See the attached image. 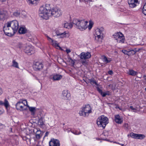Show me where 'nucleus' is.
Listing matches in <instances>:
<instances>
[{
  "mask_svg": "<svg viewBox=\"0 0 146 146\" xmlns=\"http://www.w3.org/2000/svg\"><path fill=\"white\" fill-rule=\"evenodd\" d=\"M128 125V124H125V126L126 127H127V126Z\"/></svg>",
  "mask_w": 146,
  "mask_h": 146,
  "instance_id": "50",
  "label": "nucleus"
},
{
  "mask_svg": "<svg viewBox=\"0 0 146 146\" xmlns=\"http://www.w3.org/2000/svg\"><path fill=\"white\" fill-rule=\"evenodd\" d=\"M33 67L35 70H38L43 68V65L41 62H36L34 64Z\"/></svg>",
  "mask_w": 146,
  "mask_h": 146,
  "instance_id": "14",
  "label": "nucleus"
},
{
  "mask_svg": "<svg viewBox=\"0 0 146 146\" xmlns=\"http://www.w3.org/2000/svg\"><path fill=\"white\" fill-rule=\"evenodd\" d=\"M49 144L50 146H60L59 141L56 139H51Z\"/></svg>",
  "mask_w": 146,
  "mask_h": 146,
  "instance_id": "15",
  "label": "nucleus"
},
{
  "mask_svg": "<svg viewBox=\"0 0 146 146\" xmlns=\"http://www.w3.org/2000/svg\"><path fill=\"white\" fill-rule=\"evenodd\" d=\"M110 94L109 92H105L103 93V94H102V96L103 97H104L106 96V95H110Z\"/></svg>",
  "mask_w": 146,
  "mask_h": 146,
  "instance_id": "35",
  "label": "nucleus"
},
{
  "mask_svg": "<svg viewBox=\"0 0 146 146\" xmlns=\"http://www.w3.org/2000/svg\"><path fill=\"white\" fill-rule=\"evenodd\" d=\"M73 24L76 26V27L81 31L85 30L88 27L89 30L91 29L93 25V22L89 21V25H87L88 22L84 20H80L79 19H74L72 21Z\"/></svg>",
  "mask_w": 146,
  "mask_h": 146,
  "instance_id": "3",
  "label": "nucleus"
},
{
  "mask_svg": "<svg viewBox=\"0 0 146 146\" xmlns=\"http://www.w3.org/2000/svg\"><path fill=\"white\" fill-rule=\"evenodd\" d=\"M20 15V13L19 11H17L13 13V15L15 17H17L19 16Z\"/></svg>",
  "mask_w": 146,
  "mask_h": 146,
  "instance_id": "34",
  "label": "nucleus"
},
{
  "mask_svg": "<svg viewBox=\"0 0 146 146\" xmlns=\"http://www.w3.org/2000/svg\"><path fill=\"white\" fill-rule=\"evenodd\" d=\"M90 83L94 86H98V84L96 81L93 79H91L89 80Z\"/></svg>",
  "mask_w": 146,
  "mask_h": 146,
  "instance_id": "30",
  "label": "nucleus"
},
{
  "mask_svg": "<svg viewBox=\"0 0 146 146\" xmlns=\"http://www.w3.org/2000/svg\"><path fill=\"white\" fill-rule=\"evenodd\" d=\"M129 108V111L132 112H136L138 111H139L140 110V109L138 107H133V106H130Z\"/></svg>",
  "mask_w": 146,
  "mask_h": 146,
  "instance_id": "22",
  "label": "nucleus"
},
{
  "mask_svg": "<svg viewBox=\"0 0 146 146\" xmlns=\"http://www.w3.org/2000/svg\"><path fill=\"white\" fill-rule=\"evenodd\" d=\"M26 15H24V17H26Z\"/></svg>",
  "mask_w": 146,
  "mask_h": 146,
  "instance_id": "54",
  "label": "nucleus"
},
{
  "mask_svg": "<svg viewBox=\"0 0 146 146\" xmlns=\"http://www.w3.org/2000/svg\"><path fill=\"white\" fill-rule=\"evenodd\" d=\"M113 38L116 40L117 42L119 43H123L124 42L125 38L123 35L120 32L115 33L113 35Z\"/></svg>",
  "mask_w": 146,
  "mask_h": 146,
  "instance_id": "8",
  "label": "nucleus"
},
{
  "mask_svg": "<svg viewBox=\"0 0 146 146\" xmlns=\"http://www.w3.org/2000/svg\"><path fill=\"white\" fill-rule=\"evenodd\" d=\"M49 132H46V133H45V136H44V137H46V136H47L48 134H49Z\"/></svg>",
  "mask_w": 146,
  "mask_h": 146,
  "instance_id": "49",
  "label": "nucleus"
},
{
  "mask_svg": "<svg viewBox=\"0 0 146 146\" xmlns=\"http://www.w3.org/2000/svg\"><path fill=\"white\" fill-rule=\"evenodd\" d=\"M27 107L28 108L29 110L32 112L34 113L35 110V108L33 107H30L27 104Z\"/></svg>",
  "mask_w": 146,
  "mask_h": 146,
  "instance_id": "32",
  "label": "nucleus"
},
{
  "mask_svg": "<svg viewBox=\"0 0 146 146\" xmlns=\"http://www.w3.org/2000/svg\"><path fill=\"white\" fill-rule=\"evenodd\" d=\"M41 134V132L40 130H37L36 132V134Z\"/></svg>",
  "mask_w": 146,
  "mask_h": 146,
  "instance_id": "45",
  "label": "nucleus"
},
{
  "mask_svg": "<svg viewBox=\"0 0 146 146\" xmlns=\"http://www.w3.org/2000/svg\"><path fill=\"white\" fill-rule=\"evenodd\" d=\"M1 105L4 106L6 109H7L8 107L9 106V102L6 98L5 99L3 102L1 101Z\"/></svg>",
  "mask_w": 146,
  "mask_h": 146,
  "instance_id": "21",
  "label": "nucleus"
},
{
  "mask_svg": "<svg viewBox=\"0 0 146 146\" xmlns=\"http://www.w3.org/2000/svg\"><path fill=\"white\" fill-rule=\"evenodd\" d=\"M70 96V94L68 92L67 90H64L62 91L61 96L62 99L68 100Z\"/></svg>",
  "mask_w": 146,
  "mask_h": 146,
  "instance_id": "16",
  "label": "nucleus"
},
{
  "mask_svg": "<svg viewBox=\"0 0 146 146\" xmlns=\"http://www.w3.org/2000/svg\"><path fill=\"white\" fill-rule=\"evenodd\" d=\"M8 13L6 11L3 10L1 12V19L4 20L8 17Z\"/></svg>",
  "mask_w": 146,
  "mask_h": 146,
  "instance_id": "18",
  "label": "nucleus"
},
{
  "mask_svg": "<svg viewBox=\"0 0 146 146\" xmlns=\"http://www.w3.org/2000/svg\"><path fill=\"white\" fill-rule=\"evenodd\" d=\"M27 44L19 43L18 44V46L20 49L23 50H24Z\"/></svg>",
  "mask_w": 146,
  "mask_h": 146,
  "instance_id": "29",
  "label": "nucleus"
},
{
  "mask_svg": "<svg viewBox=\"0 0 146 146\" xmlns=\"http://www.w3.org/2000/svg\"><path fill=\"white\" fill-rule=\"evenodd\" d=\"M108 74L110 75H112L113 74V72L112 70H110L108 72Z\"/></svg>",
  "mask_w": 146,
  "mask_h": 146,
  "instance_id": "44",
  "label": "nucleus"
},
{
  "mask_svg": "<svg viewBox=\"0 0 146 146\" xmlns=\"http://www.w3.org/2000/svg\"><path fill=\"white\" fill-rule=\"evenodd\" d=\"M27 29L23 27H20L19 29V32L20 34H24L27 32Z\"/></svg>",
  "mask_w": 146,
  "mask_h": 146,
  "instance_id": "27",
  "label": "nucleus"
},
{
  "mask_svg": "<svg viewBox=\"0 0 146 146\" xmlns=\"http://www.w3.org/2000/svg\"><path fill=\"white\" fill-rule=\"evenodd\" d=\"M42 136L41 134H36V137L37 139H39Z\"/></svg>",
  "mask_w": 146,
  "mask_h": 146,
  "instance_id": "40",
  "label": "nucleus"
},
{
  "mask_svg": "<svg viewBox=\"0 0 146 146\" xmlns=\"http://www.w3.org/2000/svg\"><path fill=\"white\" fill-rule=\"evenodd\" d=\"M127 74L130 75L135 76L137 74V72L133 70H129L127 72Z\"/></svg>",
  "mask_w": 146,
  "mask_h": 146,
  "instance_id": "26",
  "label": "nucleus"
},
{
  "mask_svg": "<svg viewBox=\"0 0 146 146\" xmlns=\"http://www.w3.org/2000/svg\"><path fill=\"white\" fill-rule=\"evenodd\" d=\"M66 52L67 53H68L71 52L70 50V49H67L66 50Z\"/></svg>",
  "mask_w": 146,
  "mask_h": 146,
  "instance_id": "46",
  "label": "nucleus"
},
{
  "mask_svg": "<svg viewBox=\"0 0 146 146\" xmlns=\"http://www.w3.org/2000/svg\"><path fill=\"white\" fill-rule=\"evenodd\" d=\"M143 13L145 15H146V3H145L143 6L142 9Z\"/></svg>",
  "mask_w": 146,
  "mask_h": 146,
  "instance_id": "33",
  "label": "nucleus"
},
{
  "mask_svg": "<svg viewBox=\"0 0 146 146\" xmlns=\"http://www.w3.org/2000/svg\"><path fill=\"white\" fill-rule=\"evenodd\" d=\"M115 120L116 123L121 124L122 122V118L119 115H117L115 116Z\"/></svg>",
  "mask_w": 146,
  "mask_h": 146,
  "instance_id": "20",
  "label": "nucleus"
},
{
  "mask_svg": "<svg viewBox=\"0 0 146 146\" xmlns=\"http://www.w3.org/2000/svg\"><path fill=\"white\" fill-rule=\"evenodd\" d=\"M6 0H1V1L2 2H4L5 1H6Z\"/></svg>",
  "mask_w": 146,
  "mask_h": 146,
  "instance_id": "51",
  "label": "nucleus"
},
{
  "mask_svg": "<svg viewBox=\"0 0 146 146\" xmlns=\"http://www.w3.org/2000/svg\"><path fill=\"white\" fill-rule=\"evenodd\" d=\"M92 110L90 105L87 104L82 108V110L79 111V113L80 116H88L89 114L92 113Z\"/></svg>",
  "mask_w": 146,
  "mask_h": 146,
  "instance_id": "7",
  "label": "nucleus"
},
{
  "mask_svg": "<svg viewBox=\"0 0 146 146\" xmlns=\"http://www.w3.org/2000/svg\"><path fill=\"white\" fill-rule=\"evenodd\" d=\"M12 66L17 68H19V64L15 60H13Z\"/></svg>",
  "mask_w": 146,
  "mask_h": 146,
  "instance_id": "28",
  "label": "nucleus"
},
{
  "mask_svg": "<svg viewBox=\"0 0 146 146\" xmlns=\"http://www.w3.org/2000/svg\"><path fill=\"white\" fill-rule=\"evenodd\" d=\"M104 31L103 27H102L97 28L95 30V40L99 43L102 42L103 38V33Z\"/></svg>",
  "mask_w": 146,
  "mask_h": 146,
  "instance_id": "5",
  "label": "nucleus"
},
{
  "mask_svg": "<svg viewBox=\"0 0 146 146\" xmlns=\"http://www.w3.org/2000/svg\"><path fill=\"white\" fill-rule=\"evenodd\" d=\"M62 78V76L60 74H56L50 76V78L52 79L54 81L59 80Z\"/></svg>",
  "mask_w": 146,
  "mask_h": 146,
  "instance_id": "17",
  "label": "nucleus"
},
{
  "mask_svg": "<svg viewBox=\"0 0 146 146\" xmlns=\"http://www.w3.org/2000/svg\"><path fill=\"white\" fill-rule=\"evenodd\" d=\"M45 36L47 38L48 40L50 42L53 46L57 49H61L59 45V43L56 41L53 40L47 35H45Z\"/></svg>",
  "mask_w": 146,
  "mask_h": 146,
  "instance_id": "9",
  "label": "nucleus"
},
{
  "mask_svg": "<svg viewBox=\"0 0 146 146\" xmlns=\"http://www.w3.org/2000/svg\"><path fill=\"white\" fill-rule=\"evenodd\" d=\"M130 136L133 138L141 140L143 139L145 137V136L144 135L135 133H130Z\"/></svg>",
  "mask_w": 146,
  "mask_h": 146,
  "instance_id": "13",
  "label": "nucleus"
},
{
  "mask_svg": "<svg viewBox=\"0 0 146 146\" xmlns=\"http://www.w3.org/2000/svg\"><path fill=\"white\" fill-rule=\"evenodd\" d=\"M145 91L146 92V88H145Z\"/></svg>",
  "mask_w": 146,
  "mask_h": 146,
  "instance_id": "53",
  "label": "nucleus"
},
{
  "mask_svg": "<svg viewBox=\"0 0 146 146\" xmlns=\"http://www.w3.org/2000/svg\"><path fill=\"white\" fill-rule=\"evenodd\" d=\"M108 123V118L104 115L100 116L97 120V123L98 126L100 127L104 128L106 125Z\"/></svg>",
  "mask_w": 146,
  "mask_h": 146,
  "instance_id": "4",
  "label": "nucleus"
},
{
  "mask_svg": "<svg viewBox=\"0 0 146 146\" xmlns=\"http://www.w3.org/2000/svg\"><path fill=\"white\" fill-rule=\"evenodd\" d=\"M24 51L27 53L29 55H31L33 54L35 52L34 49L33 47L30 45L27 44L25 48H24Z\"/></svg>",
  "mask_w": 146,
  "mask_h": 146,
  "instance_id": "10",
  "label": "nucleus"
},
{
  "mask_svg": "<svg viewBox=\"0 0 146 146\" xmlns=\"http://www.w3.org/2000/svg\"><path fill=\"white\" fill-rule=\"evenodd\" d=\"M38 124L41 127L42 126L44 125V122L43 121V118L42 117H41L39 119L38 121Z\"/></svg>",
  "mask_w": 146,
  "mask_h": 146,
  "instance_id": "31",
  "label": "nucleus"
},
{
  "mask_svg": "<svg viewBox=\"0 0 146 146\" xmlns=\"http://www.w3.org/2000/svg\"><path fill=\"white\" fill-rule=\"evenodd\" d=\"M79 57L81 60H86L90 58L91 55L89 52H82L79 55Z\"/></svg>",
  "mask_w": 146,
  "mask_h": 146,
  "instance_id": "12",
  "label": "nucleus"
},
{
  "mask_svg": "<svg viewBox=\"0 0 146 146\" xmlns=\"http://www.w3.org/2000/svg\"><path fill=\"white\" fill-rule=\"evenodd\" d=\"M62 12L60 8L54 7L51 9L48 4L40 7L39 10V16L46 20L52 16L56 18L59 17L62 15Z\"/></svg>",
  "mask_w": 146,
  "mask_h": 146,
  "instance_id": "1",
  "label": "nucleus"
},
{
  "mask_svg": "<svg viewBox=\"0 0 146 146\" xmlns=\"http://www.w3.org/2000/svg\"><path fill=\"white\" fill-rule=\"evenodd\" d=\"M36 146H43V145H42V142H38V145Z\"/></svg>",
  "mask_w": 146,
  "mask_h": 146,
  "instance_id": "43",
  "label": "nucleus"
},
{
  "mask_svg": "<svg viewBox=\"0 0 146 146\" xmlns=\"http://www.w3.org/2000/svg\"><path fill=\"white\" fill-rule=\"evenodd\" d=\"M64 28L66 29H70L72 28L73 26L71 23L66 22L64 24Z\"/></svg>",
  "mask_w": 146,
  "mask_h": 146,
  "instance_id": "25",
  "label": "nucleus"
},
{
  "mask_svg": "<svg viewBox=\"0 0 146 146\" xmlns=\"http://www.w3.org/2000/svg\"><path fill=\"white\" fill-rule=\"evenodd\" d=\"M129 53L130 52V53H129V56L134 54L136 53L135 51L133 50L129 51Z\"/></svg>",
  "mask_w": 146,
  "mask_h": 146,
  "instance_id": "36",
  "label": "nucleus"
},
{
  "mask_svg": "<svg viewBox=\"0 0 146 146\" xmlns=\"http://www.w3.org/2000/svg\"><path fill=\"white\" fill-rule=\"evenodd\" d=\"M102 59L103 62L105 64L110 62L112 60L111 58L107 57L105 56H102Z\"/></svg>",
  "mask_w": 146,
  "mask_h": 146,
  "instance_id": "19",
  "label": "nucleus"
},
{
  "mask_svg": "<svg viewBox=\"0 0 146 146\" xmlns=\"http://www.w3.org/2000/svg\"><path fill=\"white\" fill-rule=\"evenodd\" d=\"M33 77L35 78L36 80H38L39 82V80L38 78L36 76H35L34 75H33Z\"/></svg>",
  "mask_w": 146,
  "mask_h": 146,
  "instance_id": "48",
  "label": "nucleus"
},
{
  "mask_svg": "<svg viewBox=\"0 0 146 146\" xmlns=\"http://www.w3.org/2000/svg\"><path fill=\"white\" fill-rule=\"evenodd\" d=\"M59 35H60V36H59V37L61 38L68 37L69 36L68 33V32H64L63 33H61V34H59Z\"/></svg>",
  "mask_w": 146,
  "mask_h": 146,
  "instance_id": "23",
  "label": "nucleus"
},
{
  "mask_svg": "<svg viewBox=\"0 0 146 146\" xmlns=\"http://www.w3.org/2000/svg\"><path fill=\"white\" fill-rule=\"evenodd\" d=\"M19 27L18 21L14 20L5 24L3 27V30L6 35L11 36L16 33Z\"/></svg>",
  "mask_w": 146,
  "mask_h": 146,
  "instance_id": "2",
  "label": "nucleus"
},
{
  "mask_svg": "<svg viewBox=\"0 0 146 146\" xmlns=\"http://www.w3.org/2000/svg\"><path fill=\"white\" fill-rule=\"evenodd\" d=\"M122 52H123V53H124L125 54H127V55H129V51H128L125 50H122Z\"/></svg>",
  "mask_w": 146,
  "mask_h": 146,
  "instance_id": "37",
  "label": "nucleus"
},
{
  "mask_svg": "<svg viewBox=\"0 0 146 146\" xmlns=\"http://www.w3.org/2000/svg\"><path fill=\"white\" fill-rule=\"evenodd\" d=\"M86 60H82L81 62L83 65H86L87 64V62Z\"/></svg>",
  "mask_w": 146,
  "mask_h": 146,
  "instance_id": "38",
  "label": "nucleus"
},
{
  "mask_svg": "<svg viewBox=\"0 0 146 146\" xmlns=\"http://www.w3.org/2000/svg\"><path fill=\"white\" fill-rule=\"evenodd\" d=\"M27 3L29 5H36L38 2L39 0H27Z\"/></svg>",
  "mask_w": 146,
  "mask_h": 146,
  "instance_id": "24",
  "label": "nucleus"
},
{
  "mask_svg": "<svg viewBox=\"0 0 146 146\" xmlns=\"http://www.w3.org/2000/svg\"><path fill=\"white\" fill-rule=\"evenodd\" d=\"M56 34L57 36H60V35H58V34H61V33L60 32H59L58 31H56Z\"/></svg>",
  "mask_w": 146,
  "mask_h": 146,
  "instance_id": "47",
  "label": "nucleus"
},
{
  "mask_svg": "<svg viewBox=\"0 0 146 146\" xmlns=\"http://www.w3.org/2000/svg\"><path fill=\"white\" fill-rule=\"evenodd\" d=\"M72 132L74 134L76 135H78L81 134V132L80 131L79 132H78L77 131H76L75 132L72 131Z\"/></svg>",
  "mask_w": 146,
  "mask_h": 146,
  "instance_id": "39",
  "label": "nucleus"
},
{
  "mask_svg": "<svg viewBox=\"0 0 146 146\" xmlns=\"http://www.w3.org/2000/svg\"><path fill=\"white\" fill-rule=\"evenodd\" d=\"M68 61L69 62H71L73 64H74V62L72 60L71 58H68Z\"/></svg>",
  "mask_w": 146,
  "mask_h": 146,
  "instance_id": "41",
  "label": "nucleus"
},
{
  "mask_svg": "<svg viewBox=\"0 0 146 146\" xmlns=\"http://www.w3.org/2000/svg\"><path fill=\"white\" fill-rule=\"evenodd\" d=\"M119 144L121 145L122 146H124V144Z\"/></svg>",
  "mask_w": 146,
  "mask_h": 146,
  "instance_id": "52",
  "label": "nucleus"
},
{
  "mask_svg": "<svg viewBox=\"0 0 146 146\" xmlns=\"http://www.w3.org/2000/svg\"><path fill=\"white\" fill-rule=\"evenodd\" d=\"M27 102L26 100H21L15 105L16 109L18 110L22 111L27 110Z\"/></svg>",
  "mask_w": 146,
  "mask_h": 146,
  "instance_id": "6",
  "label": "nucleus"
},
{
  "mask_svg": "<svg viewBox=\"0 0 146 146\" xmlns=\"http://www.w3.org/2000/svg\"><path fill=\"white\" fill-rule=\"evenodd\" d=\"M140 1L141 0H128V3L130 7L133 8L139 4Z\"/></svg>",
  "mask_w": 146,
  "mask_h": 146,
  "instance_id": "11",
  "label": "nucleus"
},
{
  "mask_svg": "<svg viewBox=\"0 0 146 146\" xmlns=\"http://www.w3.org/2000/svg\"><path fill=\"white\" fill-rule=\"evenodd\" d=\"M98 90L100 93V94L101 95H102L103 93V92L102 91V90L99 88H98Z\"/></svg>",
  "mask_w": 146,
  "mask_h": 146,
  "instance_id": "42",
  "label": "nucleus"
}]
</instances>
